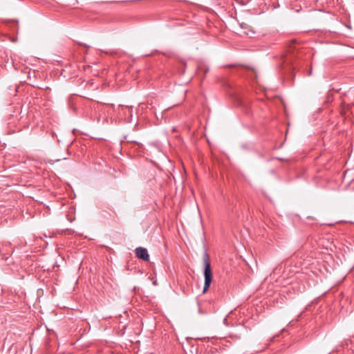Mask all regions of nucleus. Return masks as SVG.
<instances>
[{
	"label": "nucleus",
	"mask_w": 354,
	"mask_h": 354,
	"mask_svg": "<svg viewBox=\"0 0 354 354\" xmlns=\"http://www.w3.org/2000/svg\"><path fill=\"white\" fill-rule=\"evenodd\" d=\"M105 53H111V54H112V53H115V50H110L109 52L105 51Z\"/></svg>",
	"instance_id": "5"
},
{
	"label": "nucleus",
	"mask_w": 354,
	"mask_h": 354,
	"mask_svg": "<svg viewBox=\"0 0 354 354\" xmlns=\"http://www.w3.org/2000/svg\"><path fill=\"white\" fill-rule=\"evenodd\" d=\"M135 253L136 257L142 260H144L145 261H149V255L148 254V251L146 248L142 247H138L136 248Z\"/></svg>",
	"instance_id": "2"
},
{
	"label": "nucleus",
	"mask_w": 354,
	"mask_h": 354,
	"mask_svg": "<svg viewBox=\"0 0 354 354\" xmlns=\"http://www.w3.org/2000/svg\"><path fill=\"white\" fill-rule=\"evenodd\" d=\"M6 244L8 245V246L3 248L4 250L2 252L3 253L2 257H3V258H5V259L7 258L6 255H8L12 252V251L11 250H8V248L10 247V244L9 243H6Z\"/></svg>",
	"instance_id": "3"
},
{
	"label": "nucleus",
	"mask_w": 354,
	"mask_h": 354,
	"mask_svg": "<svg viewBox=\"0 0 354 354\" xmlns=\"http://www.w3.org/2000/svg\"><path fill=\"white\" fill-rule=\"evenodd\" d=\"M203 274L205 277L204 287L203 292L205 293L209 288L212 281V272L211 269V264L209 259V255L207 252H205L203 256Z\"/></svg>",
	"instance_id": "1"
},
{
	"label": "nucleus",
	"mask_w": 354,
	"mask_h": 354,
	"mask_svg": "<svg viewBox=\"0 0 354 354\" xmlns=\"http://www.w3.org/2000/svg\"><path fill=\"white\" fill-rule=\"evenodd\" d=\"M7 246H8L7 244H2L1 245H0V255H2V254H3L2 252L4 250L3 248L7 247Z\"/></svg>",
	"instance_id": "4"
}]
</instances>
